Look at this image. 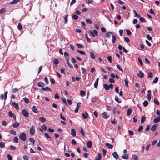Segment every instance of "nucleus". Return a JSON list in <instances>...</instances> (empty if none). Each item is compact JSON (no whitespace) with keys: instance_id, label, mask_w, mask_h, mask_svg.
Wrapping results in <instances>:
<instances>
[{"instance_id":"46","label":"nucleus","mask_w":160,"mask_h":160,"mask_svg":"<svg viewBox=\"0 0 160 160\" xmlns=\"http://www.w3.org/2000/svg\"><path fill=\"white\" fill-rule=\"evenodd\" d=\"M18 29L21 30L22 29V26L20 23H19L18 26Z\"/></svg>"},{"instance_id":"22","label":"nucleus","mask_w":160,"mask_h":160,"mask_svg":"<svg viewBox=\"0 0 160 160\" xmlns=\"http://www.w3.org/2000/svg\"><path fill=\"white\" fill-rule=\"evenodd\" d=\"M132 112V109L129 108H128L127 110V115L128 116H130Z\"/></svg>"},{"instance_id":"40","label":"nucleus","mask_w":160,"mask_h":160,"mask_svg":"<svg viewBox=\"0 0 160 160\" xmlns=\"http://www.w3.org/2000/svg\"><path fill=\"white\" fill-rule=\"evenodd\" d=\"M116 67L120 71H122V72H123V69L121 68L120 66L118 64H117L116 65Z\"/></svg>"},{"instance_id":"30","label":"nucleus","mask_w":160,"mask_h":160,"mask_svg":"<svg viewBox=\"0 0 160 160\" xmlns=\"http://www.w3.org/2000/svg\"><path fill=\"white\" fill-rule=\"evenodd\" d=\"M14 142L16 143L18 142V138L17 137H15L13 138Z\"/></svg>"},{"instance_id":"9","label":"nucleus","mask_w":160,"mask_h":160,"mask_svg":"<svg viewBox=\"0 0 160 160\" xmlns=\"http://www.w3.org/2000/svg\"><path fill=\"white\" fill-rule=\"evenodd\" d=\"M102 115L103 118L105 119L108 118L109 117V116L107 114V113L106 112H104L102 113Z\"/></svg>"},{"instance_id":"18","label":"nucleus","mask_w":160,"mask_h":160,"mask_svg":"<svg viewBox=\"0 0 160 160\" xmlns=\"http://www.w3.org/2000/svg\"><path fill=\"white\" fill-rule=\"evenodd\" d=\"M20 125V123L18 122H14L12 123V125L13 127L14 128H17Z\"/></svg>"},{"instance_id":"21","label":"nucleus","mask_w":160,"mask_h":160,"mask_svg":"<svg viewBox=\"0 0 160 160\" xmlns=\"http://www.w3.org/2000/svg\"><path fill=\"white\" fill-rule=\"evenodd\" d=\"M41 90L42 91H48L51 92V90L50 88L48 87H46L44 88H41Z\"/></svg>"},{"instance_id":"43","label":"nucleus","mask_w":160,"mask_h":160,"mask_svg":"<svg viewBox=\"0 0 160 160\" xmlns=\"http://www.w3.org/2000/svg\"><path fill=\"white\" fill-rule=\"evenodd\" d=\"M5 146V144L3 142H0V147L1 148H3Z\"/></svg>"},{"instance_id":"14","label":"nucleus","mask_w":160,"mask_h":160,"mask_svg":"<svg viewBox=\"0 0 160 160\" xmlns=\"http://www.w3.org/2000/svg\"><path fill=\"white\" fill-rule=\"evenodd\" d=\"M158 125L157 124H155L152 126L151 128V130L152 131H154L156 129Z\"/></svg>"},{"instance_id":"27","label":"nucleus","mask_w":160,"mask_h":160,"mask_svg":"<svg viewBox=\"0 0 160 160\" xmlns=\"http://www.w3.org/2000/svg\"><path fill=\"white\" fill-rule=\"evenodd\" d=\"M90 56L91 59H94L95 58V57L93 54V52H90Z\"/></svg>"},{"instance_id":"44","label":"nucleus","mask_w":160,"mask_h":160,"mask_svg":"<svg viewBox=\"0 0 160 160\" xmlns=\"http://www.w3.org/2000/svg\"><path fill=\"white\" fill-rule=\"evenodd\" d=\"M148 102L147 101L145 100L144 101L143 103V105L144 107H146L148 105Z\"/></svg>"},{"instance_id":"39","label":"nucleus","mask_w":160,"mask_h":160,"mask_svg":"<svg viewBox=\"0 0 160 160\" xmlns=\"http://www.w3.org/2000/svg\"><path fill=\"white\" fill-rule=\"evenodd\" d=\"M154 103L156 104L157 105H159V102L157 98H154Z\"/></svg>"},{"instance_id":"8","label":"nucleus","mask_w":160,"mask_h":160,"mask_svg":"<svg viewBox=\"0 0 160 160\" xmlns=\"http://www.w3.org/2000/svg\"><path fill=\"white\" fill-rule=\"evenodd\" d=\"M64 57H65L67 61L69 60L70 58L68 53L66 52H64Z\"/></svg>"},{"instance_id":"63","label":"nucleus","mask_w":160,"mask_h":160,"mask_svg":"<svg viewBox=\"0 0 160 160\" xmlns=\"http://www.w3.org/2000/svg\"><path fill=\"white\" fill-rule=\"evenodd\" d=\"M41 127L45 131L47 130V127L45 125H42Z\"/></svg>"},{"instance_id":"53","label":"nucleus","mask_w":160,"mask_h":160,"mask_svg":"<svg viewBox=\"0 0 160 160\" xmlns=\"http://www.w3.org/2000/svg\"><path fill=\"white\" fill-rule=\"evenodd\" d=\"M29 141L30 142H31L32 143V144H33L32 145L33 146L34 144V143H35V141L34 140L33 138H29Z\"/></svg>"},{"instance_id":"50","label":"nucleus","mask_w":160,"mask_h":160,"mask_svg":"<svg viewBox=\"0 0 160 160\" xmlns=\"http://www.w3.org/2000/svg\"><path fill=\"white\" fill-rule=\"evenodd\" d=\"M29 157L26 155H24L23 158L24 160H29Z\"/></svg>"},{"instance_id":"17","label":"nucleus","mask_w":160,"mask_h":160,"mask_svg":"<svg viewBox=\"0 0 160 160\" xmlns=\"http://www.w3.org/2000/svg\"><path fill=\"white\" fill-rule=\"evenodd\" d=\"M112 156L116 159H118V158L119 156L116 152H114L112 153Z\"/></svg>"},{"instance_id":"36","label":"nucleus","mask_w":160,"mask_h":160,"mask_svg":"<svg viewBox=\"0 0 160 160\" xmlns=\"http://www.w3.org/2000/svg\"><path fill=\"white\" fill-rule=\"evenodd\" d=\"M24 101L27 103H29L30 101L27 98H24L23 99Z\"/></svg>"},{"instance_id":"45","label":"nucleus","mask_w":160,"mask_h":160,"mask_svg":"<svg viewBox=\"0 0 160 160\" xmlns=\"http://www.w3.org/2000/svg\"><path fill=\"white\" fill-rule=\"evenodd\" d=\"M77 51L79 53L81 54L84 55L85 54V52L84 51L78 50Z\"/></svg>"},{"instance_id":"1","label":"nucleus","mask_w":160,"mask_h":160,"mask_svg":"<svg viewBox=\"0 0 160 160\" xmlns=\"http://www.w3.org/2000/svg\"><path fill=\"white\" fill-rule=\"evenodd\" d=\"M26 137L25 133L23 132L20 135L19 138L20 140L24 142L26 140Z\"/></svg>"},{"instance_id":"56","label":"nucleus","mask_w":160,"mask_h":160,"mask_svg":"<svg viewBox=\"0 0 160 160\" xmlns=\"http://www.w3.org/2000/svg\"><path fill=\"white\" fill-rule=\"evenodd\" d=\"M62 101L66 105H68V103H67V102L66 101V100L65 98L62 97Z\"/></svg>"},{"instance_id":"33","label":"nucleus","mask_w":160,"mask_h":160,"mask_svg":"<svg viewBox=\"0 0 160 160\" xmlns=\"http://www.w3.org/2000/svg\"><path fill=\"white\" fill-rule=\"evenodd\" d=\"M102 158V156L101 154L99 153L98 154V157H96L95 158L96 159L98 160H100Z\"/></svg>"},{"instance_id":"61","label":"nucleus","mask_w":160,"mask_h":160,"mask_svg":"<svg viewBox=\"0 0 160 160\" xmlns=\"http://www.w3.org/2000/svg\"><path fill=\"white\" fill-rule=\"evenodd\" d=\"M7 157L8 159V160H12V156L10 154H8L7 155Z\"/></svg>"},{"instance_id":"3","label":"nucleus","mask_w":160,"mask_h":160,"mask_svg":"<svg viewBox=\"0 0 160 160\" xmlns=\"http://www.w3.org/2000/svg\"><path fill=\"white\" fill-rule=\"evenodd\" d=\"M35 132V127L34 126H32L30 129V132L32 135H33Z\"/></svg>"},{"instance_id":"7","label":"nucleus","mask_w":160,"mask_h":160,"mask_svg":"<svg viewBox=\"0 0 160 160\" xmlns=\"http://www.w3.org/2000/svg\"><path fill=\"white\" fill-rule=\"evenodd\" d=\"M38 85L39 87L42 88H43L45 86V84L41 81H40L38 82Z\"/></svg>"},{"instance_id":"29","label":"nucleus","mask_w":160,"mask_h":160,"mask_svg":"<svg viewBox=\"0 0 160 160\" xmlns=\"http://www.w3.org/2000/svg\"><path fill=\"white\" fill-rule=\"evenodd\" d=\"M103 87L105 88L106 90H108L109 89V86L107 84H103Z\"/></svg>"},{"instance_id":"19","label":"nucleus","mask_w":160,"mask_h":160,"mask_svg":"<svg viewBox=\"0 0 160 160\" xmlns=\"http://www.w3.org/2000/svg\"><path fill=\"white\" fill-rule=\"evenodd\" d=\"M85 113L86 114H85L84 113H82V117L84 119H86L87 118V117L88 116V114L86 111L85 112Z\"/></svg>"},{"instance_id":"54","label":"nucleus","mask_w":160,"mask_h":160,"mask_svg":"<svg viewBox=\"0 0 160 160\" xmlns=\"http://www.w3.org/2000/svg\"><path fill=\"white\" fill-rule=\"evenodd\" d=\"M145 117L144 116H142L141 118V123H143L145 121Z\"/></svg>"},{"instance_id":"28","label":"nucleus","mask_w":160,"mask_h":160,"mask_svg":"<svg viewBox=\"0 0 160 160\" xmlns=\"http://www.w3.org/2000/svg\"><path fill=\"white\" fill-rule=\"evenodd\" d=\"M59 61L57 59L55 58L53 60V63L54 64L57 65L59 63Z\"/></svg>"},{"instance_id":"2","label":"nucleus","mask_w":160,"mask_h":160,"mask_svg":"<svg viewBox=\"0 0 160 160\" xmlns=\"http://www.w3.org/2000/svg\"><path fill=\"white\" fill-rule=\"evenodd\" d=\"M89 31L91 35L93 37H94L95 36H97L98 35V32L96 30H94L93 31L90 30Z\"/></svg>"},{"instance_id":"5","label":"nucleus","mask_w":160,"mask_h":160,"mask_svg":"<svg viewBox=\"0 0 160 160\" xmlns=\"http://www.w3.org/2000/svg\"><path fill=\"white\" fill-rule=\"evenodd\" d=\"M22 113L23 115L26 118H28L29 116V113L25 109L23 110L22 111Z\"/></svg>"},{"instance_id":"51","label":"nucleus","mask_w":160,"mask_h":160,"mask_svg":"<svg viewBox=\"0 0 160 160\" xmlns=\"http://www.w3.org/2000/svg\"><path fill=\"white\" fill-rule=\"evenodd\" d=\"M122 158L124 159H127L128 158V154H126L123 155L122 157Z\"/></svg>"},{"instance_id":"23","label":"nucleus","mask_w":160,"mask_h":160,"mask_svg":"<svg viewBox=\"0 0 160 160\" xmlns=\"http://www.w3.org/2000/svg\"><path fill=\"white\" fill-rule=\"evenodd\" d=\"M20 0H13L10 2V3L11 4H15L19 2Z\"/></svg>"},{"instance_id":"41","label":"nucleus","mask_w":160,"mask_h":160,"mask_svg":"<svg viewBox=\"0 0 160 160\" xmlns=\"http://www.w3.org/2000/svg\"><path fill=\"white\" fill-rule=\"evenodd\" d=\"M115 99L116 102L119 103H121L122 102V100L119 99L118 97L117 96L115 97Z\"/></svg>"},{"instance_id":"35","label":"nucleus","mask_w":160,"mask_h":160,"mask_svg":"<svg viewBox=\"0 0 160 160\" xmlns=\"http://www.w3.org/2000/svg\"><path fill=\"white\" fill-rule=\"evenodd\" d=\"M138 116L137 115H136L133 118V121L134 122H136L138 121Z\"/></svg>"},{"instance_id":"42","label":"nucleus","mask_w":160,"mask_h":160,"mask_svg":"<svg viewBox=\"0 0 160 160\" xmlns=\"http://www.w3.org/2000/svg\"><path fill=\"white\" fill-rule=\"evenodd\" d=\"M139 20L142 22H146L145 19L142 17L140 18Z\"/></svg>"},{"instance_id":"34","label":"nucleus","mask_w":160,"mask_h":160,"mask_svg":"<svg viewBox=\"0 0 160 160\" xmlns=\"http://www.w3.org/2000/svg\"><path fill=\"white\" fill-rule=\"evenodd\" d=\"M72 18L73 19L77 20L78 19V17L77 15L74 14L72 16Z\"/></svg>"},{"instance_id":"47","label":"nucleus","mask_w":160,"mask_h":160,"mask_svg":"<svg viewBox=\"0 0 160 160\" xmlns=\"http://www.w3.org/2000/svg\"><path fill=\"white\" fill-rule=\"evenodd\" d=\"M158 77H156L154 79V80H153V82L154 83H156L158 82Z\"/></svg>"},{"instance_id":"48","label":"nucleus","mask_w":160,"mask_h":160,"mask_svg":"<svg viewBox=\"0 0 160 160\" xmlns=\"http://www.w3.org/2000/svg\"><path fill=\"white\" fill-rule=\"evenodd\" d=\"M86 21L87 23L89 24H91L92 23V21L89 19H87Z\"/></svg>"},{"instance_id":"24","label":"nucleus","mask_w":160,"mask_h":160,"mask_svg":"<svg viewBox=\"0 0 160 160\" xmlns=\"http://www.w3.org/2000/svg\"><path fill=\"white\" fill-rule=\"evenodd\" d=\"M6 12V9L5 8H3L0 10V14L4 13Z\"/></svg>"},{"instance_id":"62","label":"nucleus","mask_w":160,"mask_h":160,"mask_svg":"<svg viewBox=\"0 0 160 160\" xmlns=\"http://www.w3.org/2000/svg\"><path fill=\"white\" fill-rule=\"evenodd\" d=\"M143 129V127L141 125L138 128V132H140L142 131Z\"/></svg>"},{"instance_id":"12","label":"nucleus","mask_w":160,"mask_h":160,"mask_svg":"<svg viewBox=\"0 0 160 160\" xmlns=\"http://www.w3.org/2000/svg\"><path fill=\"white\" fill-rule=\"evenodd\" d=\"M137 75L141 78H143L144 76V74L142 72L140 71L138 73Z\"/></svg>"},{"instance_id":"20","label":"nucleus","mask_w":160,"mask_h":160,"mask_svg":"<svg viewBox=\"0 0 160 160\" xmlns=\"http://www.w3.org/2000/svg\"><path fill=\"white\" fill-rule=\"evenodd\" d=\"M160 121V118L159 117H157L156 118L153 120L154 123H156L159 122Z\"/></svg>"},{"instance_id":"16","label":"nucleus","mask_w":160,"mask_h":160,"mask_svg":"<svg viewBox=\"0 0 160 160\" xmlns=\"http://www.w3.org/2000/svg\"><path fill=\"white\" fill-rule=\"evenodd\" d=\"M71 134L73 137H75L76 135V132L73 128H72L71 130Z\"/></svg>"},{"instance_id":"11","label":"nucleus","mask_w":160,"mask_h":160,"mask_svg":"<svg viewBox=\"0 0 160 160\" xmlns=\"http://www.w3.org/2000/svg\"><path fill=\"white\" fill-rule=\"evenodd\" d=\"M99 80V78H97L96 80L94 83V87L95 88H97V87L98 85V81Z\"/></svg>"},{"instance_id":"25","label":"nucleus","mask_w":160,"mask_h":160,"mask_svg":"<svg viewBox=\"0 0 160 160\" xmlns=\"http://www.w3.org/2000/svg\"><path fill=\"white\" fill-rule=\"evenodd\" d=\"M105 145L106 147H108L109 148L112 149L113 148L111 144L107 142L105 144Z\"/></svg>"},{"instance_id":"55","label":"nucleus","mask_w":160,"mask_h":160,"mask_svg":"<svg viewBox=\"0 0 160 160\" xmlns=\"http://www.w3.org/2000/svg\"><path fill=\"white\" fill-rule=\"evenodd\" d=\"M85 37H86V38L87 39V42H89V43H90V42H91V39L90 38H89L88 37V36L87 35V34H86L85 35Z\"/></svg>"},{"instance_id":"10","label":"nucleus","mask_w":160,"mask_h":160,"mask_svg":"<svg viewBox=\"0 0 160 160\" xmlns=\"http://www.w3.org/2000/svg\"><path fill=\"white\" fill-rule=\"evenodd\" d=\"M32 109L33 112L35 113H37L38 112V110L36 106H33L32 108Z\"/></svg>"},{"instance_id":"32","label":"nucleus","mask_w":160,"mask_h":160,"mask_svg":"<svg viewBox=\"0 0 160 160\" xmlns=\"http://www.w3.org/2000/svg\"><path fill=\"white\" fill-rule=\"evenodd\" d=\"M44 136L47 139H51V138L50 137L49 135L48 134L47 132H45L44 133Z\"/></svg>"},{"instance_id":"26","label":"nucleus","mask_w":160,"mask_h":160,"mask_svg":"<svg viewBox=\"0 0 160 160\" xmlns=\"http://www.w3.org/2000/svg\"><path fill=\"white\" fill-rule=\"evenodd\" d=\"M39 121H40L42 122H45L46 121V119L43 117H40L39 118Z\"/></svg>"},{"instance_id":"58","label":"nucleus","mask_w":160,"mask_h":160,"mask_svg":"<svg viewBox=\"0 0 160 160\" xmlns=\"http://www.w3.org/2000/svg\"><path fill=\"white\" fill-rule=\"evenodd\" d=\"M80 133L82 136H84L85 135V133L83 129L82 128H81Z\"/></svg>"},{"instance_id":"60","label":"nucleus","mask_w":160,"mask_h":160,"mask_svg":"<svg viewBox=\"0 0 160 160\" xmlns=\"http://www.w3.org/2000/svg\"><path fill=\"white\" fill-rule=\"evenodd\" d=\"M153 76V75L152 73V72H149L148 73V78H152Z\"/></svg>"},{"instance_id":"57","label":"nucleus","mask_w":160,"mask_h":160,"mask_svg":"<svg viewBox=\"0 0 160 160\" xmlns=\"http://www.w3.org/2000/svg\"><path fill=\"white\" fill-rule=\"evenodd\" d=\"M107 59L108 61L110 62H112V57L111 56H108L107 57Z\"/></svg>"},{"instance_id":"59","label":"nucleus","mask_w":160,"mask_h":160,"mask_svg":"<svg viewBox=\"0 0 160 160\" xmlns=\"http://www.w3.org/2000/svg\"><path fill=\"white\" fill-rule=\"evenodd\" d=\"M9 148L11 150H14L16 149V148L15 146L12 145H11L10 146Z\"/></svg>"},{"instance_id":"37","label":"nucleus","mask_w":160,"mask_h":160,"mask_svg":"<svg viewBox=\"0 0 160 160\" xmlns=\"http://www.w3.org/2000/svg\"><path fill=\"white\" fill-rule=\"evenodd\" d=\"M85 92L83 90H81L80 91V95L82 96L83 97L85 95Z\"/></svg>"},{"instance_id":"6","label":"nucleus","mask_w":160,"mask_h":160,"mask_svg":"<svg viewBox=\"0 0 160 160\" xmlns=\"http://www.w3.org/2000/svg\"><path fill=\"white\" fill-rule=\"evenodd\" d=\"M12 104L13 106L16 108V110H18L19 109V107L18 104L16 103L15 102H12Z\"/></svg>"},{"instance_id":"15","label":"nucleus","mask_w":160,"mask_h":160,"mask_svg":"<svg viewBox=\"0 0 160 160\" xmlns=\"http://www.w3.org/2000/svg\"><path fill=\"white\" fill-rule=\"evenodd\" d=\"M111 34L113 35V34L111 32H108L107 33H106L105 34V36L106 37H107V38H109L111 37V35H110Z\"/></svg>"},{"instance_id":"38","label":"nucleus","mask_w":160,"mask_h":160,"mask_svg":"<svg viewBox=\"0 0 160 160\" xmlns=\"http://www.w3.org/2000/svg\"><path fill=\"white\" fill-rule=\"evenodd\" d=\"M76 46L78 48H82L84 47V46L81 44L78 43L76 44Z\"/></svg>"},{"instance_id":"4","label":"nucleus","mask_w":160,"mask_h":160,"mask_svg":"<svg viewBox=\"0 0 160 160\" xmlns=\"http://www.w3.org/2000/svg\"><path fill=\"white\" fill-rule=\"evenodd\" d=\"M8 94V92L7 91H6L4 92V96L3 94H2L0 95V98L2 100H3V99H4H4L5 100H6L7 99V97Z\"/></svg>"},{"instance_id":"31","label":"nucleus","mask_w":160,"mask_h":160,"mask_svg":"<svg viewBox=\"0 0 160 160\" xmlns=\"http://www.w3.org/2000/svg\"><path fill=\"white\" fill-rule=\"evenodd\" d=\"M116 40V37L115 35H112V42L113 44H114L115 41Z\"/></svg>"},{"instance_id":"64","label":"nucleus","mask_w":160,"mask_h":160,"mask_svg":"<svg viewBox=\"0 0 160 160\" xmlns=\"http://www.w3.org/2000/svg\"><path fill=\"white\" fill-rule=\"evenodd\" d=\"M146 38L149 40L151 41L152 40V38L149 34H148L147 35Z\"/></svg>"},{"instance_id":"13","label":"nucleus","mask_w":160,"mask_h":160,"mask_svg":"<svg viewBox=\"0 0 160 160\" xmlns=\"http://www.w3.org/2000/svg\"><path fill=\"white\" fill-rule=\"evenodd\" d=\"M92 145V141H88L87 143V146L88 148H91Z\"/></svg>"},{"instance_id":"52","label":"nucleus","mask_w":160,"mask_h":160,"mask_svg":"<svg viewBox=\"0 0 160 160\" xmlns=\"http://www.w3.org/2000/svg\"><path fill=\"white\" fill-rule=\"evenodd\" d=\"M81 70L82 71V72L83 74H85L86 73V70L84 68H82Z\"/></svg>"},{"instance_id":"49","label":"nucleus","mask_w":160,"mask_h":160,"mask_svg":"<svg viewBox=\"0 0 160 160\" xmlns=\"http://www.w3.org/2000/svg\"><path fill=\"white\" fill-rule=\"evenodd\" d=\"M10 132L13 135H16V132L13 130H10Z\"/></svg>"}]
</instances>
